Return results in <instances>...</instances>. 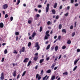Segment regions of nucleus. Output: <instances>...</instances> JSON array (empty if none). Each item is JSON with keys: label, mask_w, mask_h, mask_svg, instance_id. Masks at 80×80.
I'll return each mask as SVG.
<instances>
[{"label": "nucleus", "mask_w": 80, "mask_h": 80, "mask_svg": "<svg viewBox=\"0 0 80 80\" xmlns=\"http://www.w3.org/2000/svg\"><path fill=\"white\" fill-rule=\"evenodd\" d=\"M68 74V72H66L63 73V75H67Z\"/></svg>", "instance_id": "nucleus-24"}, {"label": "nucleus", "mask_w": 80, "mask_h": 80, "mask_svg": "<svg viewBox=\"0 0 80 80\" xmlns=\"http://www.w3.org/2000/svg\"><path fill=\"white\" fill-rule=\"evenodd\" d=\"M36 78H38V80H40L41 79V77L40 76H39L38 74H37L36 76Z\"/></svg>", "instance_id": "nucleus-2"}, {"label": "nucleus", "mask_w": 80, "mask_h": 80, "mask_svg": "<svg viewBox=\"0 0 80 80\" xmlns=\"http://www.w3.org/2000/svg\"><path fill=\"white\" fill-rule=\"evenodd\" d=\"M48 36H47V35H46L44 37V38L45 40H47L48 38Z\"/></svg>", "instance_id": "nucleus-29"}, {"label": "nucleus", "mask_w": 80, "mask_h": 80, "mask_svg": "<svg viewBox=\"0 0 80 80\" xmlns=\"http://www.w3.org/2000/svg\"><path fill=\"white\" fill-rule=\"evenodd\" d=\"M7 52H8L7 49H5L4 51V53L5 54H7Z\"/></svg>", "instance_id": "nucleus-31"}, {"label": "nucleus", "mask_w": 80, "mask_h": 80, "mask_svg": "<svg viewBox=\"0 0 80 80\" xmlns=\"http://www.w3.org/2000/svg\"><path fill=\"white\" fill-rule=\"evenodd\" d=\"M38 52H37L36 53H35V55L36 56H38Z\"/></svg>", "instance_id": "nucleus-59"}, {"label": "nucleus", "mask_w": 80, "mask_h": 80, "mask_svg": "<svg viewBox=\"0 0 80 80\" xmlns=\"http://www.w3.org/2000/svg\"><path fill=\"white\" fill-rule=\"evenodd\" d=\"M4 79V74L3 73H1V76L0 77V80H3Z\"/></svg>", "instance_id": "nucleus-4"}, {"label": "nucleus", "mask_w": 80, "mask_h": 80, "mask_svg": "<svg viewBox=\"0 0 80 80\" xmlns=\"http://www.w3.org/2000/svg\"><path fill=\"white\" fill-rule=\"evenodd\" d=\"M44 61V59H42L40 60L39 61L40 63H42Z\"/></svg>", "instance_id": "nucleus-21"}, {"label": "nucleus", "mask_w": 80, "mask_h": 80, "mask_svg": "<svg viewBox=\"0 0 80 80\" xmlns=\"http://www.w3.org/2000/svg\"><path fill=\"white\" fill-rule=\"evenodd\" d=\"M77 52H80V49H78L77 50Z\"/></svg>", "instance_id": "nucleus-51"}, {"label": "nucleus", "mask_w": 80, "mask_h": 80, "mask_svg": "<svg viewBox=\"0 0 80 80\" xmlns=\"http://www.w3.org/2000/svg\"><path fill=\"white\" fill-rule=\"evenodd\" d=\"M22 49H21V51H20V54H21V53H22V52H25V47H23L22 48Z\"/></svg>", "instance_id": "nucleus-5"}, {"label": "nucleus", "mask_w": 80, "mask_h": 80, "mask_svg": "<svg viewBox=\"0 0 80 80\" xmlns=\"http://www.w3.org/2000/svg\"><path fill=\"white\" fill-rule=\"evenodd\" d=\"M3 23L1 22L0 23V28H3Z\"/></svg>", "instance_id": "nucleus-12"}, {"label": "nucleus", "mask_w": 80, "mask_h": 80, "mask_svg": "<svg viewBox=\"0 0 80 80\" xmlns=\"http://www.w3.org/2000/svg\"><path fill=\"white\" fill-rule=\"evenodd\" d=\"M29 60V59L28 58H26L23 61V62L24 63H26V62H28V61Z\"/></svg>", "instance_id": "nucleus-9"}, {"label": "nucleus", "mask_w": 80, "mask_h": 80, "mask_svg": "<svg viewBox=\"0 0 80 80\" xmlns=\"http://www.w3.org/2000/svg\"><path fill=\"white\" fill-rule=\"evenodd\" d=\"M57 3H56L54 4V5L53 6L54 8H57Z\"/></svg>", "instance_id": "nucleus-23"}, {"label": "nucleus", "mask_w": 80, "mask_h": 80, "mask_svg": "<svg viewBox=\"0 0 80 80\" xmlns=\"http://www.w3.org/2000/svg\"><path fill=\"white\" fill-rule=\"evenodd\" d=\"M17 73V71L16 70L14 71L13 72V77H16V74Z\"/></svg>", "instance_id": "nucleus-13"}, {"label": "nucleus", "mask_w": 80, "mask_h": 80, "mask_svg": "<svg viewBox=\"0 0 80 80\" xmlns=\"http://www.w3.org/2000/svg\"><path fill=\"white\" fill-rule=\"evenodd\" d=\"M3 8L4 9H7L8 8V5L7 4H5L3 5Z\"/></svg>", "instance_id": "nucleus-6"}, {"label": "nucleus", "mask_w": 80, "mask_h": 80, "mask_svg": "<svg viewBox=\"0 0 80 80\" xmlns=\"http://www.w3.org/2000/svg\"><path fill=\"white\" fill-rule=\"evenodd\" d=\"M62 32L63 33H67V31H66V29H62Z\"/></svg>", "instance_id": "nucleus-14"}, {"label": "nucleus", "mask_w": 80, "mask_h": 80, "mask_svg": "<svg viewBox=\"0 0 80 80\" xmlns=\"http://www.w3.org/2000/svg\"><path fill=\"white\" fill-rule=\"evenodd\" d=\"M20 3V0H18L17 3L16 4L17 5H18Z\"/></svg>", "instance_id": "nucleus-34"}, {"label": "nucleus", "mask_w": 80, "mask_h": 80, "mask_svg": "<svg viewBox=\"0 0 80 80\" xmlns=\"http://www.w3.org/2000/svg\"><path fill=\"white\" fill-rule=\"evenodd\" d=\"M79 60H80V59H78L77 60L75 61L74 62V65H77V62H78Z\"/></svg>", "instance_id": "nucleus-10"}, {"label": "nucleus", "mask_w": 80, "mask_h": 80, "mask_svg": "<svg viewBox=\"0 0 80 80\" xmlns=\"http://www.w3.org/2000/svg\"><path fill=\"white\" fill-rule=\"evenodd\" d=\"M64 15L65 16V17H67V16L68 15V13L67 12L66 13L64 14Z\"/></svg>", "instance_id": "nucleus-43"}, {"label": "nucleus", "mask_w": 80, "mask_h": 80, "mask_svg": "<svg viewBox=\"0 0 80 80\" xmlns=\"http://www.w3.org/2000/svg\"><path fill=\"white\" fill-rule=\"evenodd\" d=\"M73 2H74V0H71V3H73Z\"/></svg>", "instance_id": "nucleus-50"}, {"label": "nucleus", "mask_w": 80, "mask_h": 80, "mask_svg": "<svg viewBox=\"0 0 80 80\" xmlns=\"http://www.w3.org/2000/svg\"><path fill=\"white\" fill-rule=\"evenodd\" d=\"M75 32H74L72 34V36L74 37V36H75Z\"/></svg>", "instance_id": "nucleus-32"}, {"label": "nucleus", "mask_w": 80, "mask_h": 80, "mask_svg": "<svg viewBox=\"0 0 80 80\" xmlns=\"http://www.w3.org/2000/svg\"><path fill=\"white\" fill-rule=\"evenodd\" d=\"M46 73H51V70H48L47 71H46Z\"/></svg>", "instance_id": "nucleus-25"}, {"label": "nucleus", "mask_w": 80, "mask_h": 80, "mask_svg": "<svg viewBox=\"0 0 80 80\" xmlns=\"http://www.w3.org/2000/svg\"><path fill=\"white\" fill-rule=\"evenodd\" d=\"M38 57L37 56H35L34 58V60H35V61H37V60H38Z\"/></svg>", "instance_id": "nucleus-17"}, {"label": "nucleus", "mask_w": 80, "mask_h": 80, "mask_svg": "<svg viewBox=\"0 0 80 80\" xmlns=\"http://www.w3.org/2000/svg\"><path fill=\"white\" fill-rule=\"evenodd\" d=\"M16 40L17 41L18 40V37L16 36Z\"/></svg>", "instance_id": "nucleus-54"}, {"label": "nucleus", "mask_w": 80, "mask_h": 80, "mask_svg": "<svg viewBox=\"0 0 80 80\" xmlns=\"http://www.w3.org/2000/svg\"><path fill=\"white\" fill-rule=\"evenodd\" d=\"M71 43H72V41H71V40H70V39H69L68 41V42H67L68 44H70Z\"/></svg>", "instance_id": "nucleus-18"}, {"label": "nucleus", "mask_w": 80, "mask_h": 80, "mask_svg": "<svg viewBox=\"0 0 80 80\" xmlns=\"http://www.w3.org/2000/svg\"><path fill=\"white\" fill-rule=\"evenodd\" d=\"M58 68V67H56L54 68V70H57V68Z\"/></svg>", "instance_id": "nucleus-53"}, {"label": "nucleus", "mask_w": 80, "mask_h": 80, "mask_svg": "<svg viewBox=\"0 0 80 80\" xmlns=\"http://www.w3.org/2000/svg\"><path fill=\"white\" fill-rule=\"evenodd\" d=\"M56 64H53L52 65V66H51V68L52 69H53V68H54V67H55V65Z\"/></svg>", "instance_id": "nucleus-16"}, {"label": "nucleus", "mask_w": 80, "mask_h": 80, "mask_svg": "<svg viewBox=\"0 0 80 80\" xmlns=\"http://www.w3.org/2000/svg\"><path fill=\"white\" fill-rule=\"evenodd\" d=\"M78 5V3H76L75 5V7H77Z\"/></svg>", "instance_id": "nucleus-61"}, {"label": "nucleus", "mask_w": 80, "mask_h": 80, "mask_svg": "<svg viewBox=\"0 0 80 80\" xmlns=\"http://www.w3.org/2000/svg\"><path fill=\"white\" fill-rule=\"evenodd\" d=\"M43 70H42L41 71V74H43Z\"/></svg>", "instance_id": "nucleus-63"}, {"label": "nucleus", "mask_w": 80, "mask_h": 80, "mask_svg": "<svg viewBox=\"0 0 80 80\" xmlns=\"http://www.w3.org/2000/svg\"><path fill=\"white\" fill-rule=\"evenodd\" d=\"M20 77V74H18L17 77V79H18Z\"/></svg>", "instance_id": "nucleus-41"}, {"label": "nucleus", "mask_w": 80, "mask_h": 80, "mask_svg": "<svg viewBox=\"0 0 80 80\" xmlns=\"http://www.w3.org/2000/svg\"><path fill=\"white\" fill-rule=\"evenodd\" d=\"M58 59V57H57L55 59V61H57V59Z\"/></svg>", "instance_id": "nucleus-62"}, {"label": "nucleus", "mask_w": 80, "mask_h": 80, "mask_svg": "<svg viewBox=\"0 0 80 80\" xmlns=\"http://www.w3.org/2000/svg\"><path fill=\"white\" fill-rule=\"evenodd\" d=\"M14 53H16V54H17V53H18V52H17V51L15 50H14Z\"/></svg>", "instance_id": "nucleus-37"}, {"label": "nucleus", "mask_w": 80, "mask_h": 80, "mask_svg": "<svg viewBox=\"0 0 80 80\" xmlns=\"http://www.w3.org/2000/svg\"><path fill=\"white\" fill-rule=\"evenodd\" d=\"M35 35H37V33H36L35 32H34L32 34V38H34V37H35Z\"/></svg>", "instance_id": "nucleus-7"}, {"label": "nucleus", "mask_w": 80, "mask_h": 80, "mask_svg": "<svg viewBox=\"0 0 80 80\" xmlns=\"http://www.w3.org/2000/svg\"><path fill=\"white\" fill-rule=\"evenodd\" d=\"M13 18L12 17H10V20L11 21H12L13 20Z\"/></svg>", "instance_id": "nucleus-48"}, {"label": "nucleus", "mask_w": 80, "mask_h": 80, "mask_svg": "<svg viewBox=\"0 0 80 80\" xmlns=\"http://www.w3.org/2000/svg\"><path fill=\"white\" fill-rule=\"evenodd\" d=\"M49 78V76H47V75H46L42 79L43 80H47Z\"/></svg>", "instance_id": "nucleus-3"}, {"label": "nucleus", "mask_w": 80, "mask_h": 80, "mask_svg": "<svg viewBox=\"0 0 80 80\" xmlns=\"http://www.w3.org/2000/svg\"><path fill=\"white\" fill-rule=\"evenodd\" d=\"M15 34L16 35H17L18 36L19 35V32H15Z\"/></svg>", "instance_id": "nucleus-30"}, {"label": "nucleus", "mask_w": 80, "mask_h": 80, "mask_svg": "<svg viewBox=\"0 0 80 80\" xmlns=\"http://www.w3.org/2000/svg\"><path fill=\"white\" fill-rule=\"evenodd\" d=\"M62 25L61 24H60L59 25V30H60L62 29Z\"/></svg>", "instance_id": "nucleus-20"}, {"label": "nucleus", "mask_w": 80, "mask_h": 80, "mask_svg": "<svg viewBox=\"0 0 80 80\" xmlns=\"http://www.w3.org/2000/svg\"><path fill=\"white\" fill-rule=\"evenodd\" d=\"M5 59V58H2V60H1V62H4V60Z\"/></svg>", "instance_id": "nucleus-45"}, {"label": "nucleus", "mask_w": 80, "mask_h": 80, "mask_svg": "<svg viewBox=\"0 0 80 80\" xmlns=\"http://www.w3.org/2000/svg\"><path fill=\"white\" fill-rule=\"evenodd\" d=\"M37 47V50H38L40 49V46H39Z\"/></svg>", "instance_id": "nucleus-42"}, {"label": "nucleus", "mask_w": 80, "mask_h": 80, "mask_svg": "<svg viewBox=\"0 0 80 80\" xmlns=\"http://www.w3.org/2000/svg\"><path fill=\"white\" fill-rule=\"evenodd\" d=\"M66 46L65 45L63 46L62 47V49H65V48H66Z\"/></svg>", "instance_id": "nucleus-35"}, {"label": "nucleus", "mask_w": 80, "mask_h": 80, "mask_svg": "<svg viewBox=\"0 0 80 80\" xmlns=\"http://www.w3.org/2000/svg\"><path fill=\"white\" fill-rule=\"evenodd\" d=\"M61 57H62V55H60L59 57L58 58V60H60V58H61Z\"/></svg>", "instance_id": "nucleus-60"}, {"label": "nucleus", "mask_w": 80, "mask_h": 80, "mask_svg": "<svg viewBox=\"0 0 80 80\" xmlns=\"http://www.w3.org/2000/svg\"><path fill=\"white\" fill-rule=\"evenodd\" d=\"M59 18V16L58 15H57L56 17V19H58V18Z\"/></svg>", "instance_id": "nucleus-47"}, {"label": "nucleus", "mask_w": 80, "mask_h": 80, "mask_svg": "<svg viewBox=\"0 0 80 80\" xmlns=\"http://www.w3.org/2000/svg\"><path fill=\"white\" fill-rule=\"evenodd\" d=\"M77 66H75L73 69V71H75L76 69H77Z\"/></svg>", "instance_id": "nucleus-38"}, {"label": "nucleus", "mask_w": 80, "mask_h": 80, "mask_svg": "<svg viewBox=\"0 0 80 80\" xmlns=\"http://www.w3.org/2000/svg\"><path fill=\"white\" fill-rule=\"evenodd\" d=\"M50 45L49 44L47 46L46 48V50H48V49L50 48Z\"/></svg>", "instance_id": "nucleus-22"}, {"label": "nucleus", "mask_w": 80, "mask_h": 80, "mask_svg": "<svg viewBox=\"0 0 80 80\" xmlns=\"http://www.w3.org/2000/svg\"><path fill=\"white\" fill-rule=\"evenodd\" d=\"M55 76L53 75L52 77L50 80H55Z\"/></svg>", "instance_id": "nucleus-11"}, {"label": "nucleus", "mask_w": 80, "mask_h": 80, "mask_svg": "<svg viewBox=\"0 0 80 80\" xmlns=\"http://www.w3.org/2000/svg\"><path fill=\"white\" fill-rule=\"evenodd\" d=\"M62 9V6H60L59 7V9L60 10H61V9Z\"/></svg>", "instance_id": "nucleus-57"}, {"label": "nucleus", "mask_w": 80, "mask_h": 80, "mask_svg": "<svg viewBox=\"0 0 80 80\" xmlns=\"http://www.w3.org/2000/svg\"><path fill=\"white\" fill-rule=\"evenodd\" d=\"M36 17L37 18H38V17H40V15L38 14H37L36 15Z\"/></svg>", "instance_id": "nucleus-40"}, {"label": "nucleus", "mask_w": 80, "mask_h": 80, "mask_svg": "<svg viewBox=\"0 0 80 80\" xmlns=\"http://www.w3.org/2000/svg\"><path fill=\"white\" fill-rule=\"evenodd\" d=\"M25 73H26V71H25L23 73L22 75V77H23L25 75Z\"/></svg>", "instance_id": "nucleus-33"}, {"label": "nucleus", "mask_w": 80, "mask_h": 80, "mask_svg": "<svg viewBox=\"0 0 80 80\" xmlns=\"http://www.w3.org/2000/svg\"><path fill=\"white\" fill-rule=\"evenodd\" d=\"M58 46H56L55 48V51H57L58 50Z\"/></svg>", "instance_id": "nucleus-27"}, {"label": "nucleus", "mask_w": 80, "mask_h": 80, "mask_svg": "<svg viewBox=\"0 0 80 80\" xmlns=\"http://www.w3.org/2000/svg\"><path fill=\"white\" fill-rule=\"evenodd\" d=\"M38 8H41L42 7V5H38Z\"/></svg>", "instance_id": "nucleus-56"}, {"label": "nucleus", "mask_w": 80, "mask_h": 80, "mask_svg": "<svg viewBox=\"0 0 80 80\" xmlns=\"http://www.w3.org/2000/svg\"><path fill=\"white\" fill-rule=\"evenodd\" d=\"M31 63H32V61H29L28 62V63L27 65L28 67L29 66H30V64H31Z\"/></svg>", "instance_id": "nucleus-26"}, {"label": "nucleus", "mask_w": 80, "mask_h": 80, "mask_svg": "<svg viewBox=\"0 0 80 80\" xmlns=\"http://www.w3.org/2000/svg\"><path fill=\"white\" fill-rule=\"evenodd\" d=\"M43 30V28H42V27H40V30H39V32H41L42 31V30Z\"/></svg>", "instance_id": "nucleus-28"}, {"label": "nucleus", "mask_w": 80, "mask_h": 80, "mask_svg": "<svg viewBox=\"0 0 80 80\" xmlns=\"http://www.w3.org/2000/svg\"><path fill=\"white\" fill-rule=\"evenodd\" d=\"M61 38V36H58V39L59 40H60Z\"/></svg>", "instance_id": "nucleus-52"}, {"label": "nucleus", "mask_w": 80, "mask_h": 80, "mask_svg": "<svg viewBox=\"0 0 80 80\" xmlns=\"http://www.w3.org/2000/svg\"><path fill=\"white\" fill-rule=\"evenodd\" d=\"M52 13L53 14H55V13H56L55 12V10L54 9L52 10Z\"/></svg>", "instance_id": "nucleus-19"}, {"label": "nucleus", "mask_w": 80, "mask_h": 80, "mask_svg": "<svg viewBox=\"0 0 80 80\" xmlns=\"http://www.w3.org/2000/svg\"><path fill=\"white\" fill-rule=\"evenodd\" d=\"M67 8L68 10H69V9H70V6H68Z\"/></svg>", "instance_id": "nucleus-64"}, {"label": "nucleus", "mask_w": 80, "mask_h": 80, "mask_svg": "<svg viewBox=\"0 0 80 80\" xmlns=\"http://www.w3.org/2000/svg\"><path fill=\"white\" fill-rule=\"evenodd\" d=\"M28 23L29 24H30L32 23V21L31 20H28Z\"/></svg>", "instance_id": "nucleus-44"}, {"label": "nucleus", "mask_w": 80, "mask_h": 80, "mask_svg": "<svg viewBox=\"0 0 80 80\" xmlns=\"http://www.w3.org/2000/svg\"><path fill=\"white\" fill-rule=\"evenodd\" d=\"M49 24H50V21H48L47 23V25H49Z\"/></svg>", "instance_id": "nucleus-46"}, {"label": "nucleus", "mask_w": 80, "mask_h": 80, "mask_svg": "<svg viewBox=\"0 0 80 80\" xmlns=\"http://www.w3.org/2000/svg\"><path fill=\"white\" fill-rule=\"evenodd\" d=\"M49 32H50V31H48L46 32V35L47 36V37L50 36V34H48L49 33Z\"/></svg>", "instance_id": "nucleus-8"}, {"label": "nucleus", "mask_w": 80, "mask_h": 80, "mask_svg": "<svg viewBox=\"0 0 80 80\" xmlns=\"http://www.w3.org/2000/svg\"><path fill=\"white\" fill-rule=\"evenodd\" d=\"M31 45H32V43L30 42H29L28 44V47H30V46H31Z\"/></svg>", "instance_id": "nucleus-36"}, {"label": "nucleus", "mask_w": 80, "mask_h": 80, "mask_svg": "<svg viewBox=\"0 0 80 80\" xmlns=\"http://www.w3.org/2000/svg\"><path fill=\"white\" fill-rule=\"evenodd\" d=\"M49 6H50V4L48 3L47 4L46 7V13L48 12V10H49Z\"/></svg>", "instance_id": "nucleus-1"}, {"label": "nucleus", "mask_w": 80, "mask_h": 80, "mask_svg": "<svg viewBox=\"0 0 80 80\" xmlns=\"http://www.w3.org/2000/svg\"><path fill=\"white\" fill-rule=\"evenodd\" d=\"M49 59H50L49 57H48L46 59L47 60V61H48V60H49Z\"/></svg>", "instance_id": "nucleus-55"}, {"label": "nucleus", "mask_w": 80, "mask_h": 80, "mask_svg": "<svg viewBox=\"0 0 80 80\" xmlns=\"http://www.w3.org/2000/svg\"><path fill=\"white\" fill-rule=\"evenodd\" d=\"M70 29H71V30H72V29H73V25H71L70 28Z\"/></svg>", "instance_id": "nucleus-39"}, {"label": "nucleus", "mask_w": 80, "mask_h": 80, "mask_svg": "<svg viewBox=\"0 0 80 80\" xmlns=\"http://www.w3.org/2000/svg\"><path fill=\"white\" fill-rule=\"evenodd\" d=\"M8 17V15H7V14H6L5 15V18H7V17Z\"/></svg>", "instance_id": "nucleus-49"}, {"label": "nucleus", "mask_w": 80, "mask_h": 80, "mask_svg": "<svg viewBox=\"0 0 80 80\" xmlns=\"http://www.w3.org/2000/svg\"><path fill=\"white\" fill-rule=\"evenodd\" d=\"M58 40V39H56L54 41V43H55L56 42H57V41Z\"/></svg>", "instance_id": "nucleus-58"}, {"label": "nucleus", "mask_w": 80, "mask_h": 80, "mask_svg": "<svg viewBox=\"0 0 80 80\" xmlns=\"http://www.w3.org/2000/svg\"><path fill=\"white\" fill-rule=\"evenodd\" d=\"M39 45L38 44V42H37L35 43V45L34 46V47H38Z\"/></svg>", "instance_id": "nucleus-15"}]
</instances>
